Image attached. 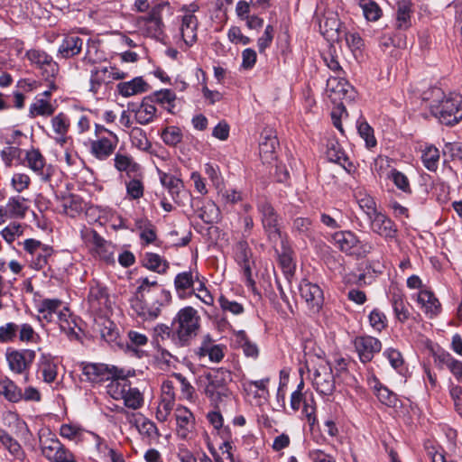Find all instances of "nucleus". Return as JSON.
Segmentation results:
<instances>
[{
    "label": "nucleus",
    "instance_id": "obj_36",
    "mask_svg": "<svg viewBox=\"0 0 462 462\" xmlns=\"http://www.w3.org/2000/svg\"><path fill=\"white\" fill-rule=\"evenodd\" d=\"M236 344L242 348L245 356L256 359L259 356V348L257 345L250 340L245 331L239 330L235 332Z\"/></svg>",
    "mask_w": 462,
    "mask_h": 462
},
{
    "label": "nucleus",
    "instance_id": "obj_45",
    "mask_svg": "<svg viewBox=\"0 0 462 462\" xmlns=\"http://www.w3.org/2000/svg\"><path fill=\"white\" fill-rule=\"evenodd\" d=\"M207 378L213 386L215 385L218 390L228 393L226 383L232 380L231 373L228 370L225 368L217 369L213 373L208 374Z\"/></svg>",
    "mask_w": 462,
    "mask_h": 462
},
{
    "label": "nucleus",
    "instance_id": "obj_47",
    "mask_svg": "<svg viewBox=\"0 0 462 462\" xmlns=\"http://www.w3.org/2000/svg\"><path fill=\"white\" fill-rule=\"evenodd\" d=\"M423 165L430 171H436L439 161V151L434 145H427L422 151Z\"/></svg>",
    "mask_w": 462,
    "mask_h": 462
},
{
    "label": "nucleus",
    "instance_id": "obj_25",
    "mask_svg": "<svg viewBox=\"0 0 462 462\" xmlns=\"http://www.w3.org/2000/svg\"><path fill=\"white\" fill-rule=\"evenodd\" d=\"M116 88L119 94L125 97L142 94L149 90L148 83L142 77H136L130 81L120 82Z\"/></svg>",
    "mask_w": 462,
    "mask_h": 462
},
{
    "label": "nucleus",
    "instance_id": "obj_17",
    "mask_svg": "<svg viewBox=\"0 0 462 462\" xmlns=\"http://www.w3.org/2000/svg\"><path fill=\"white\" fill-rule=\"evenodd\" d=\"M389 300L396 319L402 324L405 323L411 315V306L407 301L405 294L401 290L393 288L390 291Z\"/></svg>",
    "mask_w": 462,
    "mask_h": 462
},
{
    "label": "nucleus",
    "instance_id": "obj_41",
    "mask_svg": "<svg viewBox=\"0 0 462 462\" xmlns=\"http://www.w3.org/2000/svg\"><path fill=\"white\" fill-rule=\"evenodd\" d=\"M115 168L119 171H125L128 175L136 173L140 166L135 162L132 156L117 152L114 158Z\"/></svg>",
    "mask_w": 462,
    "mask_h": 462
},
{
    "label": "nucleus",
    "instance_id": "obj_16",
    "mask_svg": "<svg viewBox=\"0 0 462 462\" xmlns=\"http://www.w3.org/2000/svg\"><path fill=\"white\" fill-rule=\"evenodd\" d=\"M326 155L329 162L337 163L346 172L352 173L356 171V166L349 160L337 140L330 139L328 141Z\"/></svg>",
    "mask_w": 462,
    "mask_h": 462
},
{
    "label": "nucleus",
    "instance_id": "obj_19",
    "mask_svg": "<svg viewBox=\"0 0 462 462\" xmlns=\"http://www.w3.org/2000/svg\"><path fill=\"white\" fill-rule=\"evenodd\" d=\"M341 252L353 255L355 248L359 245L358 236L350 230H340L333 233L329 239Z\"/></svg>",
    "mask_w": 462,
    "mask_h": 462
},
{
    "label": "nucleus",
    "instance_id": "obj_51",
    "mask_svg": "<svg viewBox=\"0 0 462 462\" xmlns=\"http://www.w3.org/2000/svg\"><path fill=\"white\" fill-rule=\"evenodd\" d=\"M51 125L53 131L59 135L57 141L60 143H65L64 136L67 134L69 127L68 116L63 113H60L51 119Z\"/></svg>",
    "mask_w": 462,
    "mask_h": 462
},
{
    "label": "nucleus",
    "instance_id": "obj_8",
    "mask_svg": "<svg viewBox=\"0 0 462 462\" xmlns=\"http://www.w3.org/2000/svg\"><path fill=\"white\" fill-rule=\"evenodd\" d=\"M26 57L32 65L41 69V73L45 80L55 79L58 75V63L45 51L41 50H30L26 52Z\"/></svg>",
    "mask_w": 462,
    "mask_h": 462
},
{
    "label": "nucleus",
    "instance_id": "obj_40",
    "mask_svg": "<svg viewBox=\"0 0 462 462\" xmlns=\"http://www.w3.org/2000/svg\"><path fill=\"white\" fill-rule=\"evenodd\" d=\"M115 376L116 377L107 385V393L115 400H123L126 394V389L129 387L130 382L125 376L116 374Z\"/></svg>",
    "mask_w": 462,
    "mask_h": 462
},
{
    "label": "nucleus",
    "instance_id": "obj_32",
    "mask_svg": "<svg viewBox=\"0 0 462 462\" xmlns=\"http://www.w3.org/2000/svg\"><path fill=\"white\" fill-rule=\"evenodd\" d=\"M198 273L193 275L191 271L180 273L174 279V287L178 295L181 298L187 295V291L193 289L195 280H198Z\"/></svg>",
    "mask_w": 462,
    "mask_h": 462
},
{
    "label": "nucleus",
    "instance_id": "obj_55",
    "mask_svg": "<svg viewBox=\"0 0 462 462\" xmlns=\"http://www.w3.org/2000/svg\"><path fill=\"white\" fill-rule=\"evenodd\" d=\"M388 178L393 182L396 188L405 194H411V187L408 177L397 169H392Z\"/></svg>",
    "mask_w": 462,
    "mask_h": 462
},
{
    "label": "nucleus",
    "instance_id": "obj_23",
    "mask_svg": "<svg viewBox=\"0 0 462 462\" xmlns=\"http://www.w3.org/2000/svg\"><path fill=\"white\" fill-rule=\"evenodd\" d=\"M95 302L97 304V309L103 310L108 308L109 298L106 287L93 280L88 293V305L91 309L96 308Z\"/></svg>",
    "mask_w": 462,
    "mask_h": 462
},
{
    "label": "nucleus",
    "instance_id": "obj_22",
    "mask_svg": "<svg viewBox=\"0 0 462 462\" xmlns=\"http://www.w3.org/2000/svg\"><path fill=\"white\" fill-rule=\"evenodd\" d=\"M175 419L178 436L182 439H187L194 424V416L192 412L186 407L179 406L175 410Z\"/></svg>",
    "mask_w": 462,
    "mask_h": 462
},
{
    "label": "nucleus",
    "instance_id": "obj_44",
    "mask_svg": "<svg viewBox=\"0 0 462 462\" xmlns=\"http://www.w3.org/2000/svg\"><path fill=\"white\" fill-rule=\"evenodd\" d=\"M88 442L94 447L95 459L107 460V454L111 448L104 439L88 430Z\"/></svg>",
    "mask_w": 462,
    "mask_h": 462
},
{
    "label": "nucleus",
    "instance_id": "obj_21",
    "mask_svg": "<svg viewBox=\"0 0 462 462\" xmlns=\"http://www.w3.org/2000/svg\"><path fill=\"white\" fill-rule=\"evenodd\" d=\"M369 384L378 401L388 407L395 408L399 402L396 393L383 385L379 379L373 376L369 379Z\"/></svg>",
    "mask_w": 462,
    "mask_h": 462
},
{
    "label": "nucleus",
    "instance_id": "obj_10",
    "mask_svg": "<svg viewBox=\"0 0 462 462\" xmlns=\"http://www.w3.org/2000/svg\"><path fill=\"white\" fill-rule=\"evenodd\" d=\"M253 256L252 250L246 240H241L235 245L234 258L237 264L242 268L243 274L245 278V285L254 289L255 282L252 276L251 259Z\"/></svg>",
    "mask_w": 462,
    "mask_h": 462
},
{
    "label": "nucleus",
    "instance_id": "obj_2",
    "mask_svg": "<svg viewBox=\"0 0 462 462\" xmlns=\"http://www.w3.org/2000/svg\"><path fill=\"white\" fill-rule=\"evenodd\" d=\"M173 344L179 347L188 346L200 329V317L193 307L180 309L172 319Z\"/></svg>",
    "mask_w": 462,
    "mask_h": 462
},
{
    "label": "nucleus",
    "instance_id": "obj_31",
    "mask_svg": "<svg viewBox=\"0 0 462 462\" xmlns=\"http://www.w3.org/2000/svg\"><path fill=\"white\" fill-rule=\"evenodd\" d=\"M412 4L410 0H400L397 2L396 28L407 30L411 26V14Z\"/></svg>",
    "mask_w": 462,
    "mask_h": 462
},
{
    "label": "nucleus",
    "instance_id": "obj_48",
    "mask_svg": "<svg viewBox=\"0 0 462 462\" xmlns=\"http://www.w3.org/2000/svg\"><path fill=\"white\" fill-rule=\"evenodd\" d=\"M129 342L126 344V350L134 353L136 356L140 357L143 351L139 350L138 347L145 346L148 342V338L144 334L140 332L130 330L127 334Z\"/></svg>",
    "mask_w": 462,
    "mask_h": 462
},
{
    "label": "nucleus",
    "instance_id": "obj_59",
    "mask_svg": "<svg viewBox=\"0 0 462 462\" xmlns=\"http://www.w3.org/2000/svg\"><path fill=\"white\" fill-rule=\"evenodd\" d=\"M125 405L133 410L139 409L143 403L142 393L137 388L132 387L131 384L126 389V394L123 398Z\"/></svg>",
    "mask_w": 462,
    "mask_h": 462
},
{
    "label": "nucleus",
    "instance_id": "obj_37",
    "mask_svg": "<svg viewBox=\"0 0 462 462\" xmlns=\"http://www.w3.org/2000/svg\"><path fill=\"white\" fill-rule=\"evenodd\" d=\"M83 41L77 35L67 36L59 48V53L63 58H69L80 52Z\"/></svg>",
    "mask_w": 462,
    "mask_h": 462
},
{
    "label": "nucleus",
    "instance_id": "obj_5",
    "mask_svg": "<svg viewBox=\"0 0 462 462\" xmlns=\"http://www.w3.org/2000/svg\"><path fill=\"white\" fill-rule=\"evenodd\" d=\"M169 7V3H160L152 6L148 15L140 17L138 23L145 36L161 41L164 37L162 11Z\"/></svg>",
    "mask_w": 462,
    "mask_h": 462
},
{
    "label": "nucleus",
    "instance_id": "obj_4",
    "mask_svg": "<svg viewBox=\"0 0 462 462\" xmlns=\"http://www.w3.org/2000/svg\"><path fill=\"white\" fill-rule=\"evenodd\" d=\"M257 210L261 216V222L267 236L272 244H276L282 240L281 217L267 199L259 200L257 203Z\"/></svg>",
    "mask_w": 462,
    "mask_h": 462
},
{
    "label": "nucleus",
    "instance_id": "obj_18",
    "mask_svg": "<svg viewBox=\"0 0 462 462\" xmlns=\"http://www.w3.org/2000/svg\"><path fill=\"white\" fill-rule=\"evenodd\" d=\"M117 143L118 138L114 133L99 136L91 143V153L98 160H106L114 152Z\"/></svg>",
    "mask_w": 462,
    "mask_h": 462
},
{
    "label": "nucleus",
    "instance_id": "obj_39",
    "mask_svg": "<svg viewBox=\"0 0 462 462\" xmlns=\"http://www.w3.org/2000/svg\"><path fill=\"white\" fill-rule=\"evenodd\" d=\"M418 301L425 309V312L430 317L436 316L440 311V303L435 295L429 291H421L418 296Z\"/></svg>",
    "mask_w": 462,
    "mask_h": 462
},
{
    "label": "nucleus",
    "instance_id": "obj_9",
    "mask_svg": "<svg viewBox=\"0 0 462 462\" xmlns=\"http://www.w3.org/2000/svg\"><path fill=\"white\" fill-rule=\"evenodd\" d=\"M353 345L360 362L363 364L371 362L374 356L382 350L381 341L369 335L356 337Z\"/></svg>",
    "mask_w": 462,
    "mask_h": 462
},
{
    "label": "nucleus",
    "instance_id": "obj_29",
    "mask_svg": "<svg viewBox=\"0 0 462 462\" xmlns=\"http://www.w3.org/2000/svg\"><path fill=\"white\" fill-rule=\"evenodd\" d=\"M91 234L93 238V244L95 245V253L97 254V255L106 263L113 262V245L106 241L96 231H91Z\"/></svg>",
    "mask_w": 462,
    "mask_h": 462
},
{
    "label": "nucleus",
    "instance_id": "obj_1",
    "mask_svg": "<svg viewBox=\"0 0 462 462\" xmlns=\"http://www.w3.org/2000/svg\"><path fill=\"white\" fill-rule=\"evenodd\" d=\"M137 282L139 286L130 300L131 308L138 316L156 317L160 307L171 301L170 291L161 289L158 282H150L147 277L138 279Z\"/></svg>",
    "mask_w": 462,
    "mask_h": 462
},
{
    "label": "nucleus",
    "instance_id": "obj_46",
    "mask_svg": "<svg viewBox=\"0 0 462 462\" xmlns=\"http://www.w3.org/2000/svg\"><path fill=\"white\" fill-rule=\"evenodd\" d=\"M0 394L12 402H17L23 398L21 389L9 379L0 380Z\"/></svg>",
    "mask_w": 462,
    "mask_h": 462
},
{
    "label": "nucleus",
    "instance_id": "obj_58",
    "mask_svg": "<svg viewBox=\"0 0 462 462\" xmlns=\"http://www.w3.org/2000/svg\"><path fill=\"white\" fill-rule=\"evenodd\" d=\"M359 5L366 20L375 22L382 16V9L374 1L361 0Z\"/></svg>",
    "mask_w": 462,
    "mask_h": 462
},
{
    "label": "nucleus",
    "instance_id": "obj_7",
    "mask_svg": "<svg viewBox=\"0 0 462 462\" xmlns=\"http://www.w3.org/2000/svg\"><path fill=\"white\" fill-rule=\"evenodd\" d=\"M6 361L10 370L17 374H26L36 357L32 349H13L6 350Z\"/></svg>",
    "mask_w": 462,
    "mask_h": 462
},
{
    "label": "nucleus",
    "instance_id": "obj_14",
    "mask_svg": "<svg viewBox=\"0 0 462 462\" xmlns=\"http://www.w3.org/2000/svg\"><path fill=\"white\" fill-rule=\"evenodd\" d=\"M324 61L328 68L336 74V77H331L327 80V93H329L330 97L332 94L343 93L345 95L346 93L345 84H343L341 80L338 79H340V76L344 74V71L337 57L331 53H328L324 57Z\"/></svg>",
    "mask_w": 462,
    "mask_h": 462
},
{
    "label": "nucleus",
    "instance_id": "obj_30",
    "mask_svg": "<svg viewBox=\"0 0 462 462\" xmlns=\"http://www.w3.org/2000/svg\"><path fill=\"white\" fill-rule=\"evenodd\" d=\"M278 256L279 265L282 267V272L285 274H291L295 270V264L293 263V251L287 242L282 240L281 251L275 249Z\"/></svg>",
    "mask_w": 462,
    "mask_h": 462
},
{
    "label": "nucleus",
    "instance_id": "obj_57",
    "mask_svg": "<svg viewBox=\"0 0 462 462\" xmlns=\"http://www.w3.org/2000/svg\"><path fill=\"white\" fill-rule=\"evenodd\" d=\"M356 199L357 200L359 207L367 215L368 218L378 212L376 210V203L374 198L371 197L370 195L359 191L356 194Z\"/></svg>",
    "mask_w": 462,
    "mask_h": 462
},
{
    "label": "nucleus",
    "instance_id": "obj_50",
    "mask_svg": "<svg viewBox=\"0 0 462 462\" xmlns=\"http://www.w3.org/2000/svg\"><path fill=\"white\" fill-rule=\"evenodd\" d=\"M25 160L28 167L39 175L43 176L45 159L39 150L32 149L26 152Z\"/></svg>",
    "mask_w": 462,
    "mask_h": 462
},
{
    "label": "nucleus",
    "instance_id": "obj_38",
    "mask_svg": "<svg viewBox=\"0 0 462 462\" xmlns=\"http://www.w3.org/2000/svg\"><path fill=\"white\" fill-rule=\"evenodd\" d=\"M445 92L439 87H430L421 93V101L426 104L430 114L434 112L435 108L441 102L445 97Z\"/></svg>",
    "mask_w": 462,
    "mask_h": 462
},
{
    "label": "nucleus",
    "instance_id": "obj_62",
    "mask_svg": "<svg viewBox=\"0 0 462 462\" xmlns=\"http://www.w3.org/2000/svg\"><path fill=\"white\" fill-rule=\"evenodd\" d=\"M138 228L141 229L140 238L145 245L153 243L156 238V229L149 221H140L137 223Z\"/></svg>",
    "mask_w": 462,
    "mask_h": 462
},
{
    "label": "nucleus",
    "instance_id": "obj_35",
    "mask_svg": "<svg viewBox=\"0 0 462 462\" xmlns=\"http://www.w3.org/2000/svg\"><path fill=\"white\" fill-rule=\"evenodd\" d=\"M26 199L21 196H14L9 198L5 210L8 214L9 218H23L25 217L26 211L28 210V206L25 204Z\"/></svg>",
    "mask_w": 462,
    "mask_h": 462
},
{
    "label": "nucleus",
    "instance_id": "obj_20",
    "mask_svg": "<svg viewBox=\"0 0 462 462\" xmlns=\"http://www.w3.org/2000/svg\"><path fill=\"white\" fill-rule=\"evenodd\" d=\"M57 363L51 355L42 354L37 363V376L43 382L51 383L58 374Z\"/></svg>",
    "mask_w": 462,
    "mask_h": 462
},
{
    "label": "nucleus",
    "instance_id": "obj_26",
    "mask_svg": "<svg viewBox=\"0 0 462 462\" xmlns=\"http://www.w3.org/2000/svg\"><path fill=\"white\" fill-rule=\"evenodd\" d=\"M133 111L135 113V119L140 125H148L152 123L156 115V107L154 103H152V97H143L140 106Z\"/></svg>",
    "mask_w": 462,
    "mask_h": 462
},
{
    "label": "nucleus",
    "instance_id": "obj_63",
    "mask_svg": "<svg viewBox=\"0 0 462 462\" xmlns=\"http://www.w3.org/2000/svg\"><path fill=\"white\" fill-rule=\"evenodd\" d=\"M18 324L8 322L0 326V343L14 342L17 337Z\"/></svg>",
    "mask_w": 462,
    "mask_h": 462
},
{
    "label": "nucleus",
    "instance_id": "obj_53",
    "mask_svg": "<svg viewBox=\"0 0 462 462\" xmlns=\"http://www.w3.org/2000/svg\"><path fill=\"white\" fill-rule=\"evenodd\" d=\"M130 138L132 144L139 150L149 152L152 147L146 133L140 127H133L130 132Z\"/></svg>",
    "mask_w": 462,
    "mask_h": 462
},
{
    "label": "nucleus",
    "instance_id": "obj_13",
    "mask_svg": "<svg viewBox=\"0 0 462 462\" xmlns=\"http://www.w3.org/2000/svg\"><path fill=\"white\" fill-rule=\"evenodd\" d=\"M92 331L94 334H99L100 337L110 345L113 343L120 345L117 342L119 338L118 328L106 315L98 314L95 316Z\"/></svg>",
    "mask_w": 462,
    "mask_h": 462
},
{
    "label": "nucleus",
    "instance_id": "obj_34",
    "mask_svg": "<svg viewBox=\"0 0 462 462\" xmlns=\"http://www.w3.org/2000/svg\"><path fill=\"white\" fill-rule=\"evenodd\" d=\"M259 143L260 154L263 158L273 159L276 148L279 146V141L271 131H265L262 134Z\"/></svg>",
    "mask_w": 462,
    "mask_h": 462
},
{
    "label": "nucleus",
    "instance_id": "obj_11",
    "mask_svg": "<svg viewBox=\"0 0 462 462\" xmlns=\"http://www.w3.org/2000/svg\"><path fill=\"white\" fill-rule=\"evenodd\" d=\"M42 455L52 462H75L73 455L55 438L40 439Z\"/></svg>",
    "mask_w": 462,
    "mask_h": 462
},
{
    "label": "nucleus",
    "instance_id": "obj_61",
    "mask_svg": "<svg viewBox=\"0 0 462 462\" xmlns=\"http://www.w3.org/2000/svg\"><path fill=\"white\" fill-rule=\"evenodd\" d=\"M63 206L66 214L71 217H75L83 211L85 203L81 198L76 195H70Z\"/></svg>",
    "mask_w": 462,
    "mask_h": 462
},
{
    "label": "nucleus",
    "instance_id": "obj_15",
    "mask_svg": "<svg viewBox=\"0 0 462 462\" xmlns=\"http://www.w3.org/2000/svg\"><path fill=\"white\" fill-rule=\"evenodd\" d=\"M371 229L374 233L383 236L386 241L397 236L398 229L393 221L381 212L369 217Z\"/></svg>",
    "mask_w": 462,
    "mask_h": 462
},
{
    "label": "nucleus",
    "instance_id": "obj_56",
    "mask_svg": "<svg viewBox=\"0 0 462 462\" xmlns=\"http://www.w3.org/2000/svg\"><path fill=\"white\" fill-rule=\"evenodd\" d=\"M161 137L166 145L174 147L182 141L183 134L180 128L171 125L162 130Z\"/></svg>",
    "mask_w": 462,
    "mask_h": 462
},
{
    "label": "nucleus",
    "instance_id": "obj_27",
    "mask_svg": "<svg viewBox=\"0 0 462 462\" xmlns=\"http://www.w3.org/2000/svg\"><path fill=\"white\" fill-rule=\"evenodd\" d=\"M114 369L105 364L88 363V381L97 383L112 379L116 375Z\"/></svg>",
    "mask_w": 462,
    "mask_h": 462
},
{
    "label": "nucleus",
    "instance_id": "obj_28",
    "mask_svg": "<svg viewBox=\"0 0 462 462\" xmlns=\"http://www.w3.org/2000/svg\"><path fill=\"white\" fill-rule=\"evenodd\" d=\"M112 80L111 70L106 67L100 66L92 70L89 91L97 94L99 89H106V84Z\"/></svg>",
    "mask_w": 462,
    "mask_h": 462
},
{
    "label": "nucleus",
    "instance_id": "obj_33",
    "mask_svg": "<svg viewBox=\"0 0 462 462\" xmlns=\"http://www.w3.org/2000/svg\"><path fill=\"white\" fill-rule=\"evenodd\" d=\"M291 232L303 238L314 239L313 221L310 217H299L293 219Z\"/></svg>",
    "mask_w": 462,
    "mask_h": 462
},
{
    "label": "nucleus",
    "instance_id": "obj_64",
    "mask_svg": "<svg viewBox=\"0 0 462 462\" xmlns=\"http://www.w3.org/2000/svg\"><path fill=\"white\" fill-rule=\"evenodd\" d=\"M368 319L371 327L378 332L383 331L387 327V318L385 314L378 309L373 310Z\"/></svg>",
    "mask_w": 462,
    "mask_h": 462
},
{
    "label": "nucleus",
    "instance_id": "obj_52",
    "mask_svg": "<svg viewBox=\"0 0 462 462\" xmlns=\"http://www.w3.org/2000/svg\"><path fill=\"white\" fill-rule=\"evenodd\" d=\"M357 131L359 135L365 140L366 148L372 149L376 146L377 141L374 137V129L365 119L360 118L357 121Z\"/></svg>",
    "mask_w": 462,
    "mask_h": 462
},
{
    "label": "nucleus",
    "instance_id": "obj_42",
    "mask_svg": "<svg viewBox=\"0 0 462 462\" xmlns=\"http://www.w3.org/2000/svg\"><path fill=\"white\" fill-rule=\"evenodd\" d=\"M320 222L330 229H340L346 224L342 211L337 208H333L331 213L322 212Z\"/></svg>",
    "mask_w": 462,
    "mask_h": 462
},
{
    "label": "nucleus",
    "instance_id": "obj_60",
    "mask_svg": "<svg viewBox=\"0 0 462 462\" xmlns=\"http://www.w3.org/2000/svg\"><path fill=\"white\" fill-rule=\"evenodd\" d=\"M338 37L343 34V37L346 42L347 47L351 50L352 52L356 51H360L364 46V40L360 36V34L356 32H345L337 29Z\"/></svg>",
    "mask_w": 462,
    "mask_h": 462
},
{
    "label": "nucleus",
    "instance_id": "obj_12",
    "mask_svg": "<svg viewBox=\"0 0 462 462\" xmlns=\"http://www.w3.org/2000/svg\"><path fill=\"white\" fill-rule=\"evenodd\" d=\"M300 297L305 300L312 313H319L324 303L321 288L315 283L303 280L299 287Z\"/></svg>",
    "mask_w": 462,
    "mask_h": 462
},
{
    "label": "nucleus",
    "instance_id": "obj_3",
    "mask_svg": "<svg viewBox=\"0 0 462 462\" xmlns=\"http://www.w3.org/2000/svg\"><path fill=\"white\" fill-rule=\"evenodd\" d=\"M432 116L442 125L453 126L462 121V96L450 92L434 107Z\"/></svg>",
    "mask_w": 462,
    "mask_h": 462
},
{
    "label": "nucleus",
    "instance_id": "obj_54",
    "mask_svg": "<svg viewBox=\"0 0 462 462\" xmlns=\"http://www.w3.org/2000/svg\"><path fill=\"white\" fill-rule=\"evenodd\" d=\"M54 107L47 99L36 97L35 101L30 106V114L32 117L36 116H49L54 113Z\"/></svg>",
    "mask_w": 462,
    "mask_h": 462
},
{
    "label": "nucleus",
    "instance_id": "obj_49",
    "mask_svg": "<svg viewBox=\"0 0 462 462\" xmlns=\"http://www.w3.org/2000/svg\"><path fill=\"white\" fill-rule=\"evenodd\" d=\"M60 300L46 299L42 301L39 311L42 314L43 319L53 321L54 315L61 314V310H60Z\"/></svg>",
    "mask_w": 462,
    "mask_h": 462
},
{
    "label": "nucleus",
    "instance_id": "obj_43",
    "mask_svg": "<svg viewBox=\"0 0 462 462\" xmlns=\"http://www.w3.org/2000/svg\"><path fill=\"white\" fill-rule=\"evenodd\" d=\"M143 265L153 272L163 274L169 269V263L154 253H146L143 259Z\"/></svg>",
    "mask_w": 462,
    "mask_h": 462
},
{
    "label": "nucleus",
    "instance_id": "obj_24",
    "mask_svg": "<svg viewBox=\"0 0 462 462\" xmlns=\"http://www.w3.org/2000/svg\"><path fill=\"white\" fill-rule=\"evenodd\" d=\"M198 26L199 21L194 14H188L182 17L180 33L186 45L192 46L197 42Z\"/></svg>",
    "mask_w": 462,
    "mask_h": 462
},
{
    "label": "nucleus",
    "instance_id": "obj_6",
    "mask_svg": "<svg viewBox=\"0 0 462 462\" xmlns=\"http://www.w3.org/2000/svg\"><path fill=\"white\" fill-rule=\"evenodd\" d=\"M336 377L329 362H322L313 372L312 384L314 389L324 396L333 394L336 389Z\"/></svg>",
    "mask_w": 462,
    "mask_h": 462
}]
</instances>
